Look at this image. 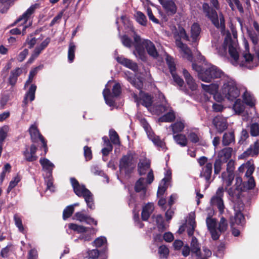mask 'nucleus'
<instances>
[{
    "label": "nucleus",
    "instance_id": "obj_1",
    "mask_svg": "<svg viewBox=\"0 0 259 259\" xmlns=\"http://www.w3.org/2000/svg\"><path fill=\"white\" fill-rule=\"evenodd\" d=\"M227 192L229 196V199L234 203H241L240 201V196L243 191V185L242 179L237 177L235 179V183L232 187L225 189L221 186L217 189L215 195L211 199V203L213 205H216L221 213L224 212L225 206L223 200L224 191Z\"/></svg>",
    "mask_w": 259,
    "mask_h": 259
},
{
    "label": "nucleus",
    "instance_id": "obj_2",
    "mask_svg": "<svg viewBox=\"0 0 259 259\" xmlns=\"http://www.w3.org/2000/svg\"><path fill=\"white\" fill-rule=\"evenodd\" d=\"M134 45L135 50L133 52L136 57L143 61H146L148 54L154 59L158 56V52L154 44L149 39H142L140 36L135 35Z\"/></svg>",
    "mask_w": 259,
    "mask_h": 259
},
{
    "label": "nucleus",
    "instance_id": "obj_3",
    "mask_svg": "<svg viewBox=\"0 0 259 259\" xmlns=\"http://www.w3.org/2000/svg\"><path fill=\"white\" fill-rule=\"evenodd\" d=\"M192 68L198 73V78L204 82H211L215 78H220V83L224 80V77L228 76L217 66L211 64L205 65L201 67L195 63L192 64Z\"/></svg>",
    "mask_w": 259,
    "mask_h": 259
},
{
    "label": "nucleus",
    "instance_id": "obj_4",
    "mask_svg": "<svg viewBox=\"0 0 259 259\" xmlns=\"http://www.w3.org/2000/svg\"><path fill=\"white\" fill-rule=\"evenodd\" d=\"M70 180L75 194L78 197H83L88 207L94 209L95 205L92 193L83 185L80 184L75 178H71Z\"/></svg>",
    "mask_w": 259,
    "mask_h": 259
},
{
    "label": "nucleus",
    "instance_id": "obj_5",
    "mask_svg": "<svg viewBox=\"0 0 259 259\" xmlns=\"http://www.w3.org/2000/svg\"><path fill=\"white\" fill-rule=\"evenodd\" d=\"M224 77V80L222 82L223 84L222 93L226 98L232 101L239 96V91L232 79L228 76Z\"/></svg>",
    "mask_w": 259,
    "mask_h": 259
},
{
    "label": "nucleus",
    "instance_id": "obj_6",
    "mask_svg": "<svg viewBox=\"0 0 259 259\" xmlns=\"http://www.w3.org/2000/svg\"><path fill=\"white\" fill-rule=\"evenodd\" d=\"M203 9L206 15L210 19L213 24L220 29L223 34L225 31V24L224 16L222 13L218 15L216 11L211 9L207 4L204 3L203 5Z\"/></svg>",
    "mask_w": 259,
    "mask_h": 259
},
{
    "label": "nucleus",
    "instance_id": "obj_7",
    "mask_svg": "<svg viewBox=\"0 0 259 259\" xmlns=\"http://www.w3.org/2000/svg\"><path fill=\"white\" fill-rule=\"evenodd\" d=\"M35 8V6H31L21 17L18 19L17 22H22L21 25L22 26V30L21 31L20 28H13L10 30V33L12 34H20L21 32L23 35L26 33V29L32 25V21H29L28 22L27 21L30 16L33 13Z\"/></svg>",
    "mask_w": 259,
    "mask_h": 259
},
{
    "label": "nucleus",
    "instance_id": "obj_8",
    "mask_svg": "<svg viewBox=\"0 0 259 259\" xmlns=\"http://www.w3.org/2000/svg\"><path fill=\"white\" fill-rule=\"evenodd\" d=\"M142 122L143 126L144 128L147 136L150 140H151L153 143L157 147L161 148L162 149L165 148V143L162 141L159 137L156 136L154 133L151 131V128L150 127L148 123L144 120Z\"/></svg>",
    "mask_w": 259,
    "mask_h": 259
},
{
    "label": "nucleus",
    "instance_id": "obj_9",
    "mask_svg": "<svg viewBox=\"0 0 259 259\" xmlns=\"http://www.w3.org/2000/svg\"><path fill=\"white\" fill-rule=\"evenodd\" d=\"M135 101L137 105L141 104L147 108L150 107L153 103V98L147 93L140 91L139 97L136 94L133 95Z\"/></svg>",
    "mask_w": 259,
    "mask_h": 259
},
{
    "label": "nucleus",
    "instance_id": "obj_10",
    "mask_svg": "<svg viewBox=\"0 0 259 259\" xmlns=\"http://www.w3.org/2000/svg\"><path fill=\"white\" fill-rule=\"evenodd\" d=\"M29 132L31 136V140L33 142H37L38 140L41 142L42 146L44 148L45 154H46L48 151L47 142H46L44 137L39 133L36 125L34 124L31 125L29 128Z\"/></svg>",
    "mask_w": 259,
    "mask_h": 259
},
{
    "label": "nucleus",
    "instance_id": "obj_11",
    "mask_svg": "<svg viewBox=\"0 0 259 259\" xmlns=\"http://www.w3.org/2000/svg\"><path fill=\"white\" fill-rule=\"evenodd\" d=\"M206 223L208 230L210 231L213 240H217L220 236L217 230V222L215 219L208 217L206 219Z\"/></svg>",
    "mask_w": 259,
    "mask_h": 259
},
{
    "label": "nucleus",
    "instance_id": "obj_12",
    "mask_svg": "<svg viewBox=\"0 0 259 259\" xmlns=\"http://www.w3.org/2000/svg\"><path fill=\"white\" fill-rule=\"evenodd\" d=\"M243 206L242 203H240L239 204L238 209L236 206H234L235 215L234 217L231 218V224L232 228L234 224H236L237 225H242L244 222V218L241 212V209H243Z\"/></svg>",
    "mask_w": 259,
    "mask_h": 259
},
{
    "label": "nucleus",
    "instance_id": "obj_13",
    "mask_svg": "<svg viewBox=\"0 0 259 259\" xmlns=\"http://www.w3.org/2000/svg\"><path fill=\"white\" fill-rule=\"evenodd\" d=\"M176 46L179 49V51L181 54H183V57L186 58L187 60L192 61L193 56L191 51L188 47V46L183 44L181 40L177 39Z\"/></svg>",
    "mask_w": 259,
    "mask_h": 259
},
{
    "label": "nucleus",
    "instance_id": "obj_14",
    "mask_svg": "<svg viewBox=\"0 0 259 259\" xmlns=\"http://www.w3.org/2000/svg\"><path fill=\"white\" fill-rule=\"evenodd\" d=\"M37 147L33 144L31 145L29 148H26L23 152V155L25 159L29 162H33L38 158L36 155Z\"/></svg>",
    "mask_w": 259,
    "mask_h": 259
},
{
    "label": "nucleus",
    "instance_id": "obj_15",
    "mask_svg": "<svg viewBox=\"0 0 259 259\" xmlns=\"http://www.w3.org/2000/svg\"><path fill=\"white\" fill-rule=\"evenodd\" d=\"M213 123L220 133L223 132L228 127L226 118L221 116H216L213 120Z\"/></svg>",
    "mask_w": 259,
    "mask_h": 259
},
{
    "label": "nucleus",
    "instance_id": "obj_16",
    "mask_svg": "<svg viewBox=\"0 0 259 259\" xmlns=\"http://www.w3.org/2000/svg\"><path fill=\"white\" fill-rule=\"evenodd\" d=\"M50 41L51 38L50 37H47L40 44L39 46L36 47L29 59V62H31L35 59L40 54L41 52L48 46Z\"/></svg>",
    "mask_w": 259,
    "mask_h": 259
},
{
    "label": "nucleus",
    "instance_id": "obj_17",
    "mask_svg": "<svg viewBox=\"0 0 259 259\" xmlns=\"http://www.w3.org/2000/svg\"><path fill=\"white\" fill-rule=\"evenodd\" d=\"M74 217L76 220L80 222H84L87 224L89 225H97V221L95 220L93 218H91V217L84 214L82 212H77L75 213L74 215Z\"/></svg>",
    "mask_w": 259,
    "mask_h": 259
},
{
    "label": "nucleus",
    "instance_id": "obj_18",
    "mask_svg": "<svg viewBox=\"0 0 259 259\" xmlns=\"http://www.w3.org/2000/svg\"><path fill=\"white\" fill-rule=\"evenodd\" d=\"M116 60L119 63L134 71H136L138 69V65L137 63L134 62L130 59L120 56L116 57Z\"/></svg>",
    "mask_w": 259,
    "mask_h": 259
},
{
    "label": "nucleus",
    "instance_id": "obj_19",
    "mask_svg": "<svg viewBox=\"0 0 259 259\" xmlns=\"http://www.w3.org/2000/svg\"><path fill=\"white\" fill-rule=\"evenodd\" d=\"M85 230L83 233H80L78 239L82 240L84 241H90L93 236L96 234L97 230L91 227H85Z\"/></svg>",
    "mask_w": 259,
    "mask_h": 259
},
{
    "label": "nucleus",
    "instance_id": "obj_20",
    "mask_svg": "<svg viewBox=\"0 0 259 259\" xmlns=\"http://www.w3.org/2000/svg\"><path fill=\"white\" fill-rule=\"evenodd\" d=\"M183 75L185 79L186 82L189 88L192 91H195L197 90L198 85L196 83L195 80L188 72V71L184 69L183 70Z\"/></svg>",
    "mask_w": 259,
    "mask_h": 259
},
{
    "label": "nucleus",
    "instance_id": "obj_21",
    "mask_svg": "<svg viewBox=\"0 0 259 259\" xmlns=\"http://www.w3.org/2000/svg\"><path fill=\"white\" fill-rule=\"evenodd\" d=\"M135 190L137 192H141V198L143 199L146 193V184L145 183V179L140 178L136 183Z\"/></svg>",
    "mask_w": 259,
    "mask_h": 259
},
{
    "label": "nucleus",
    "instance_id": "obj_22",
    "mask_svg": "<svg viewBox=\"0 0 259 259\" xmlns=\"http://www.w3.org/2000/svg\"><path fill=\"white\" fill-rule=\"evenodd\" d=\"M212 169V164L211 162L207 163L206 165L202 167L200 177L204 178L208 182L210 179Z\"/></svg>",
    "mask_w": 259,
    "mask_h": 259
},
{
    "label": "nucleus",
    "instance_id": "obj_23",
    "mask_svg": "<svg viewBox=\"0 0 259 259\" xmlns=\"http://www.w3.org/2000/svg\"><path fill=\"white\" fill-rule=\"evenodd\" d=\"M160 4L169 14H174L177 11V7L171 0H163Z\"/></svg>",
    "mask_w": 259,
    "mask_h": 259
},
{
    "label": "nucleus",
    "instance_id": "obj_24",
    "mask_svg": "<svg viewBox=\"0 0 259 259\" xmlns=\"http://www.w3.org/2000/svg\"><path fill=\"white\" fill-rule=\"evenodd\" d=\"M232 151L233 149L232 148H225L219 152L217 158L226 162L231 157Z\"/></svg>",
    "mask_w": 259,
    "mask_h": 259
},
{
    "label": "nucleus",
    "instance_id": "obj_25",
    "mask_svg": "<svg viewBox=\"0 0 259 259\" xmlns=\"http://www.w3.org/2000/svg\"><path fill=\"white\" fill-rule=\"evenodd\" d=\"M132 159L133 157L131 154H127L123 156L120 160V169L124 170L126 171L128 167L131 165Z\"/></svg>",
    "mask_w": 259,
    "mask_h": 259
},
{
    "label": "nucleus",
    "instance_id": "obj_26",
    "mask_svg": "<svg viewBox=\"0 0 259 259\" xmlns=\"http://www.w3.org/2000/svg\"><path fill=\"white\" fill-rule=\"evenodd\" d=\"M229 53L231 58L233 59L232 63L234 65H236L237 64V61L239 58V54L236 44L232 43L229 44Z\"/></svg>",
    "mask_w": 259,
    "mask_h": 259
},
{
    "label": "nucleus",
    "instance_id": "obj_27",
    "mask_svg": "<svg viewBox=\"0 0 259 259\" xmlns=\"http://www.w3.org/2000/svg\"><path fill=\"white\" fill-rule=\"evenodd\" d=\"M150 166V160L143 159L140 161L138 164V171L140 175H145Z\"/></svg>",
    "mask_w": 259,
    "mask_h": 259
},
{
    "label": "nucleus",
    "instance_id": "obj_28",
    "mask_svg": "<svg viewBox=\"0 0 259 259\" xmlns=\"http://www.w3.org/2000/svg\"><path fill=\"white\" fill-rule=\"evenodd\" d=\"M22 73L21 68H17L12 70L9 77V82L12 86H14L17 80L18 77Z\"/></svg>",
    "mask_w": 259,
    "mask_h": 259
},
{
    "label": "nucleus",
    "instance_id": "obj_29",
    "mask_svg": "<svg viewBox=\"0 0 259 259\" xmlns=\"http://www.w3.org/2000/svg\"><path fill=\"white\" fill-rule=\"evenodd\" d=\"M154 210L153 204L148 203L143 208L142 218L143 221H147Z\"/></svg>",
    "mask_w": 259,
    "mask_h": 259
},
{
    "label": "nucleus",
    "instance_id": "obj_30",
    "mask_svg": "<svg viewBox=\"0 0 259 259\" xmlns=\"http://www.w3.org/2000/svg\"><path fill=\"white\" fill-rule=\"evenodd\" d=\"M39 162L44 170L48 171L49 175H52V170L54 167V164L47 158H40Z\"/></svg>",
    "mask_w": 259,
    "mask_h": 259
},
{
    "label": "nucleus",
    "instance_id": "obj_31",
    "mask_svg": "<svg viewBox=\"0 0 259 259\" xmlns=\"http://www.w3.org/2000/svg\"><path fill=\"white\" fill-rule=\"evenodd\" d=\"M173 138L175 142L181 147H185L188 144V139L184 134H178L174 135Z\"/></svg>",
    "mask_w": 259,
    "mask_h": 259
},
{
    "label": "nucleus",
    "instance_id": "obj_32",
    "mask_svg": "<svg viewBox=\"0 0 259 259\" xmlns=\"http://www.w3.org/2000/svg\"><path fill=\"white\" fill-rule=\"evenodd\" d=\"M222 178L223 184L225 185V188H228L230 186L232 182L234 179V174H228V172H223L222 174Z\"/></svg>",
    "mask_w": 259,
    "mask_h": 259
},
{
    "label": "nucleus",
    "instance_id": "obj_33",
    "mask_svg": "<svg viewBox=\"0 0 259 259\" xmlns=\"http://www.w3.org/2000/svg\"><path fill=\"white\" fill-rule=\"evenodd\" d=\"M201 29L197 23H194L191 27V37L193 41H196L199 38Z\"/></svg>",
    "mask_w": 259,
    "mask_h": 259
},
{
    "label": "nucleus",
    "instance_id": "obj_34",
    "mask_svg": "<svg viewBox=\"0 0 259 259\" xmlns=\"http://www.w3.org/2000/svg\"><path fill=\"white\" fill-rule=\"evenodd\" d=\"M169 127L171 128L174 135L176 133H180L183 131L185 127V123L184 121H178L171 124Z\"/></svg>",
    "mask_w": 259,
    "mask_h": 259
},
{
    "label": "nucleus",
    "instance_id": "obj_35",
    "mask_svg": "<svg viewBox=\"0 0 259 259\" xmlns=\"http://www.w3.org/2000/svg\"><path fill=\"white\" fill-rule=\"evenodd\" d=\"M174 37L176 41L177 39L180 40L181 38H183L188 40L189 38L185 30L180 26L178 27V29L174 32Z\"/></svg>",
    "mask_w": 259,
    "mask_h": 259
},
{
    "label": "nucleus",
    "instance_id": "obj_36",
    "mask_svg": "<svg viewBox=\"0 0 259 259\" xmlns=\"http://www.w3.org/2000/svg\"><path fill=\"white\" fill-rule=\"evenodd\" d=\"M212 47L215 48L218 53L221 56H224L227 52V45L224 42V44H220L219 42H212Z\"/></svg>",
    "mask_w": 259,
    "mask_h": 259
},
{
    "label": "nucleus",
    "instance_id": "obj_37",
    "mask_svg": "<svg viewBox=\"0 0 259 259\" xmlns=\"http://www.w3.org/2000/svg\"><path fill=\"white\" fill-rule=\"evenodd\" d=\"M191 251L194 253L196 256H200V248L199 245L198 243L197 239L193 236L191 241Z\"/></svg>",
    "mask_w": 259,
    "mask_h": 259
},
{
    "label": "nucleus",
    "instance_id": "obj_38",
    "mask_svg": "<svg viewBox=\"0 0 259 259\" xmlns=\"http://www.w3.org/2000/svg\"><path fill=\"white\" fill-rule=\"evenodd\" d=\"M76 48L75 44L72 41H70L68 50V59L70 63H72L74 59Z\"/></svg>",
    "mask_w": 259,
    "mask_h": 259
},
{
    "label": "nucleus",
    "instance_id": "obj_39",
    "mask_svg": "<svg viewBox=\"0 0 259 259\" xmlns=\"http://www.w3.org/2000/svg\"><path fill=\"white\" fill-rule=\"evenodd\" d=\"M201 87L205 92L212 95L217 93L219 89V85L215 83H211L209 85L202 83Z\"/></svg>",
    "mask_w": 259,
    "mask_h": 259
},
{
    "label": "nucleus",
    "instance_id": "obj_40",
    "mask_svg": "<svg viewBox=\"0 0 259 259\" xmlns=\"http://www.w3.org/2000/svg\"><path fill=\"white\" fill-rule=\"evenodd\" d=\"M259 153V143L256 141L253 145H251L244 154L248 155L254 156L257 155Z\"/></svg>",
    "mask_w": 259,
    "mask_h": 259
},
{
    "label": "nucleus",
    "instance_id": "obj_41",
    "mask_svg": "<svg viewBox=\"0 0 259 259\" xmlns=\"http://www.w3.org/2000/svg\"><path fill=\"white\" fill-rule=\"evenodd\" d=\"M36 90V86L34 84H31L25 95L24 102L26 104L27 99H29L30 101H32L35 99V93Z\"/></svg>",
    "mask_w": 259,
    "mask_h": 259
},
{
    "label": "nucleus",
    "instance_id": "obj_42",
    "mask_svg": "<svg viewBox=\"0 0 259 259\" xmlns=\"http://www.w3.org/2000/svg\"><path fill=\"white\" fill-rule=\"evenodd\" d=\"M234 141V132H230L228 133H226L224 134L223 137L222 143L225 146H227L230 145L232 142Z\"/></svg>",
    "mask_w": 259,
    "mask_h": 259
},
{
    "label": "nucleus",
    "instance_id": "obj_43",
    "mask_svg": "<svg viewBox=\"0 0 259 259\" xmlns=\"http://www.w3.org/2000/svg\"><path fill=\"white\" fill-rule=\"evenodd\" d=\"M243 100L245 103L250 106H253L255 104V100L247 91H245L243 95Z\"/></svg>",
    "mask_w": 259,
    "mask_h": 259
},
{
    "label": "nucleus",
    "instance_id": "obj_44",
    "mask_svg": "<svg viewBox=\"0 0 259 259\" xmlns=\"http://www.w3.org/2000/svg\"><path fill=\"white\" fill-rule=\"evenodd\" d=\"M244 45L245 49V52L243 54V58L245 60L246 63L249 64L250 62L252 61L253 57L250 54L248 53L249 45L247 41H244ZM245 65L247 66V64H245Z\"/></svg>",
    "mask_w": 259,
    "mask_h": 259
},
{
    "label": "nucleus",
    "instance_id": "obj_45",
    "mask_svg": "<svg viewBox=\"0 0 259 259\" xmlns=\"http://www.w3.org/2000/svg\"><path fill=\"white\" fill-rule=\"evenodd\" d=\"M232 10H234L236 7L241 13L244 12L243 8L238 0H226Z\"/></svg>",
    "mask_w": 259,
    "mask_h": 259
},
{
    "label": "nucleus",
    "instance_id": "obj_46",
    "mask_svg": "<svg viewBox=\"0 0 259 259\" xmlns=\"http://www.w3.org/2000/svg\"><path fill=\"white\" fill-rule=\"evenodd\" d=\"M103 95L105 102L107 105L110 106L113 105L114 101L113 100L111 95L109 89H105L103 92Z\"/></svg>",
    "mask_w": 259,
    "mask_h": 259
},
{
    "label": "nucleus",
    "instance_id": "obj_47",
    "mask_svg": "<svg viewBox=\"0 0 259 259\" xmlns=\"http://www.w3.org/2000/svg\"><path fill=\"white\" fill-rule=\"evenodd\" d=\"M155 221L156 223L157 228L159 231L162 232L166 229L164 223V220L161 215H157L155 218Z\"/></svg>",
    "mask_w": 259,
    "mask_h": 259
},
{
    "label": "nucleus",
    "instance_id": "obj_48",
    "mask_svg": "<svg viewBox=\"0 0 259 259\" xmlns=\"http://www.w3.org/2000/svg\"><path fill=\"white\" fill-rule=\"evenodd\" d=\"M175 118L176 116L174 112L170 110L168 113L164 114L160 118V120L163 122H171Z\"/></svg>",
    "mask_w": 259,
    "mask_h": 259
},
{
    "label": "nucleus",
    "instance_id": "obj_49",
    "mask_svg": "<svg viewBox=\"0 0 259 259\" xmlns=\"http://www.w3.org/2000/svg\"><path fill=\"white\" fill-rule=\"evenodd\" d=\"M136 19L137 21L143 26H146L147 24V19L146 16L142 12L138 11L136 13Z\"/></svg>",
    "mask_w": 259,
    "mask_h": 259
},
{
    "label": "nucleus",
    "instance_id": "obj_50",
    "mask_svg": "<svg viewBox=\"0 0 259 259\" xmlns=\"http://www.w3.org/2000/svg\"><path fill=\"white\" fill-rule=\"evenodd\" d=\"M109 137L110 139L113 144L116 145L120 144L119 137L115 131L114 130H110L109 131Z\"/></svg>",
    "mask_w": 259,
    "mask_h": 259
},
{
    "label": "nucleus",
    "instance_id": "obj_51",
    "mask_svg": "<svg viewBox=\"0 0 259 259\" xmlns=\"http://www.w3.org/2000/svg\"><path fill=\"white\" fill-rule=\"evenodd\" d=\"M227 220L224 217L221 218L219 224V226L217 228L219 234H220V233L225 231L227 228Z\"/></svg>",
    "mask_w": 259,
    "mask_h": 259
},
{
    "label": "nucleus",
    "instance_id": "obj_52",
    "mask_svg": "<svg viewBox=\"0 0 259 259\" xmlns=\"http://www.w3.org/2000/svg\"><path fill=\"white\" fill-rule=\"evenodd\" d=\"M45 183L47 186L46 190H50L51 192L55 191L52 175H49L48 177L45 180Z\"/></svg>",
    "mask_w": 259,
    "mask_h": 259
},
{
    "label": "nucleus",
    "instance_id": "obj_53",
    "mask_svg": "<svg viewBox=\"0 0 259 259\" xmlns=\"http://www.w3.org/2000/svg\"><path fill=\"white\" fill-rule=\"evenodd\" d=\"M233 108L236 113H240L244 109V107L240 99L237 100L233 106Z\"/></svg>",
    "mask_w": 259,
    "mask_h": 259
},
{
    "label": "nucleus",
    "instance_id": "obj_54",
    "mask_svg": "<svg viewBox=\"0 0 259 259\" xmlns=\"http://www.w3.org/2000/svg\"><path fill=\"white\" fill-rule=\"evenodd\" d=\"M74 210L73 205H70L67 206L63 211V218L64 220L69 218L73 213Z\"/></svg>",
    "mask_w": 259,
    "mask_h": 259
},
{
    "label": "nucleus",
    "instance_id": "obj_55",
    "mask_svg": "<svg viewBox=\"0 0 259 259\" xmlns=\"http://www.w3.org/2000/svg\"><path fill=\"white\" fill-rule=\"evenodd\" d=\"M9 132V127L4 126L0 128V144H2L7 136V133Z\"/></svg>",
    "mask_w": 259,
    "mask_h": 259
},
{
    "label": "nucleus",
    "instance_id": "obj_56",
    "mask_svg": "<svg viewBox=\"0 0 259 259\" xmlns=\"http://www.w3.org/2000/svg\"><path fill=\"white\" fill-rule=\"evenodd\" d=\"M225 163L218 158L216 159L214 163V172L215 174H219L222 169V166L223 163Z\"/></svg>",
    "mask_w": 259,
    "mask_h": 259
},
{
    "label": "nucleus",
    "instance_id": "obj_57",
    "mask_svg": "<svg viewBox=\"0 0 259 259\" xmlns=\"http://www.w3.org/2000/svg\"><path fill=\"white\" fill-rule=\"evenodd\" d=\"M188 137L189 140L193 143H198L200 139V136L198 134L193 132H190Z\"/></svg>",
    "mask_w": 259,
    "mask_h": 259
},
{
    "label": "nucleus",
    "instance_id": "obj_58",
    "mask_svg": "<svg viewBox=\"0 0 259 259\" xmlns=\"http://www.w3.org/2000/svg\"><path fill=\"white\" fill-rule=\"evenodd\" d=\"M14 220L15 221V224L18 227L19 230L20 232H23L24 231V227L22 225L21 219L17 214H15L14 215Z\"/></svg>",
    "mask_w": 259,
    "mask_h": 259
},
{
    "label": "nucleus",
    "instance_id": "obj_59",
    "mask_svg": "<svg viewBox=\"0 0 259 259\" xmlns=\"http://www.w3.org/2000/svg\"><path fill=\"white\" fill-rule=\"evenodd\" d=\"M250 133L253 137L259 135V125L257 123H254L250 125Z\"/></svg>",
    "mask_w": 259,
    "mask_h": 259
},
{
    "label": "nucleus",
    "instance_id": "obj_60",
    "mask_svg": "<svg viewBox=\"0 0 259 259\" xmlns=\"http://www.w3.org/2000/svg\"><path fill=\"white\" fill-rule=\"evenodd\" d=\"M68 227L70 229L76 231L79 233H83L85 230V227L73 223L69 224Z\"/></svg>",
    "mask_w": 259,
    "mask_h": 259
},
{
    "label": "nucleus",
    "instance_id": "obj_61",
    "mask_svg": "<svg viewBox=\"0 0 259 259\" xmlns=\"http://www.w3.org/2000/svg\"><path fill=\"white\" fill-rule=\"evenodd\" d=\"M106 238L104 237L101 236L96 239L93 242V244L97 247H100L106 243Z\"/></svg>",
    "mask_w": 259,
    "mask_h": 259
},
{
    "label": "nucleus",
    "instance_id": "obj_62",
    "mask_svg": "<svg viewBox=\"0 0 259 259\" xmlns=\"http://www.w3.org/2000/svg\"><path fill=\"white\" fill-rule=\"evenodd\" d=\"M20 178L19 176L15 177L13 180H12L9 184L7 189V192L9 193L13 188H14L20 182Z\"/></svg>",
    "mask_w": 259,
    "mask_h": 259
},
{
    "label": "nucleus",
    "instance_id": "obj_63",
    "mask_svg": "<svg viewBox=\"0 0 259 259\" xmlns=\"http://www.w3.org/2000/svg\"><path fill=\"white\" fill-rule=\"evenodd\" d=\"M36 43V39L33 36L32 34H30L28 36L25 44H27L29 48L31 49L34 47Z\"/></svg>",
    "mask_w": 259,
    "mask_h": 259
},
{
    "label": "nucleus",
    "instance_id": "obj_64",
    "mask_svg": "<svg viewBox=\"0 0 259 259\" xmlns=\"http://www.w3.org/2000/svg\"><path fill=\"white\" fill-rule=\"evenodd\" d=\"M248 166H247V168H246L245 176L247 178L252 177L251 175L254 170V166L250 161H248Z\"/></svg>",
    "mask_w": 259,
    "mask_h": 259
}]
</instances>
